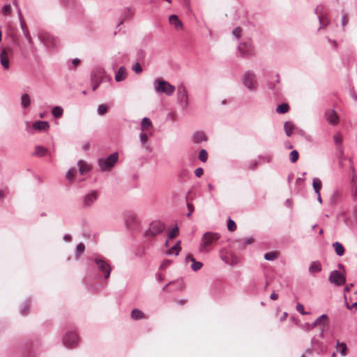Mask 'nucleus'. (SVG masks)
I'll use <instances>...</instances> for the list:
<instances>
[{
	"label": "nucleus",
	"instance_id": "obj_1",
	"mask_svg": "<svg viewBox=\"0 0 357 357\" xmlns=\"http://www.w3.org/2000/svg\"><path fill=\"white\" fill-rule=\"evenodd\" d=\"M256 50L253 40L248 38L238 43L237 47V56L243 59H250L255 56Z\"/></svg>",
	"mask_w": 357,
	"mask_h": 357
},
{
	"label": "nucleus",
	"instance_id": "obj_2",
	"mask_svg": "<svg viewBox=\"0 0 357 357\" xmlns=\"http://www.w3.org/2000/svg\"><path fill=\"white\" fill-rule=\"evenodd\" d=\"M61 6L72 16L82 15L84 8L79 0H60Z\"/></svg>",
	"mask_w": 357,
	"mask_h": 357
},
{
	"label": "nucleus",
	"instance_id": "obj_3",
	"mask_svg": "<svg viewBox=\"0 0 357 357\" xmlns=\"http://www.w3.org/2000/svg\"><path fill=\"white\" fill-rule=\"evenodd\" d=\"M220 238V235L218 233L213 232H206L202 236L200 245H199V251L201 252H207L211 249V245L218 241Z\"/></svg>",
	"mask_w": 357,
	"mask_h": 357
},
{
	"label": "nucleus",
	"instance_id": "obj_4",
	"mask_svg": "<svg viewBox=\"0 0 357 357\" xmlns=\"http://www.w3.org/2000/svg\"><path fill=\"white\" fill-rule=\"evenodd\" d=\"M119 160V154L117 152L108 155L106 158H99L98 160V165L99 169L101 172H109L110 171L117 162Z\"/></svg>",
	"mask_w": 357,
	"mask_h": 357
},
{
	"label": "nucleus",
	"instance_id": "obj_5",
	"mask_svg": "<svg viewBox=\"0 0 357 357\" xmlns=\"http://www.w3.org/2000/svg\"><path fill=\"white\" fill-rule=\"evenodd\" d=\"M153 88L156 93H165L168 96H172L175 91V86L174 85L162 79H156L154 80Z\"/></svg>",
	"mask_w": 357,
	"mask_h": 357
},
{
	"label": "nucleus",
	"instance_id": "obj_6",
	"mask_svg": "<svg viewBox=\"0 0 357 357\" xmlns=\"http://www.w3.org/2000/svg\"><path fill=\"white\" fill-rule=\"evenodd\" d=\"M243 84L249 91H255L257 89L255 73L251 70L246 71L243 77Z\"/></svg>",
	"mask_w": 357,
	"mask_h": 357
},
{
	"label": "nucleus",
	"instance_id": "obj_7",
	"mask_svg": "<svg viewBox=\"0 0 357 357\" xmlns=\"http://www.w3.org/2000/svg\"><path fill=\"white\" fill-rule=\"evenodd\" d=\"M177 102L183 109H186L189 106L188 93L183 84L177 86Z\"/></svg>",
	"mask_w": 357,
	"mask_h": 357
},
{
	"label": "nucleus",
	"instance_id": "obj_8",
	"mask_svg": "<svg viewBox=\"0 0 357 357\" xmlns=\"http://www.w3.org/2000/svg\"><path fill=\"white\" fill-rule=\"evenodd\" d=\"M104 70L102 68L94 69L91 74V82L92 90L95 91L102 81Z\"/></svg>",
	"mask_w": 357,
	"mask_h": 357
},
{
	"label": "nucleus",
	"instance_id": "obj_9",
	"mask_svg": "<svg viewBox=\"0 0 357 357\" xmlns=\"http://www.w3.org/2000/svg\"><path fill=\"white\" fill-rule=\"evenodd\" d=\"M94 261L97 269L103 274L105 279L108 278L112 271V267L108 262L99 257L95 258Z\"/></svg>",
	"mask_w": 357,
	"mask_h": 357
},
{
	"label": "nucleus",
	"instance_id": "obj_10",
	"mask_svg": "<svg viewBox=\"0 0 357 357\" xmlns=\"http://www.w3.org/2000/svg\"><path fill=\"white\" fill-rule=\"evenodd\" d=\"M79 342V337L74 332H68L63 337V344L66 347H75Z\"/></svg>",
	"mask_w": 357,
	"mask_h": 357
},
{
	"label": "nucleus",
	"instance_id": "obj_11",
	"mask_svg": "<svg viewBox=\"0 0 357 357\" xmlns=\"http://www.w3.org/2000/svg\"><path fill=\"white\" fill-rule=\"evenodd\" d=\"M328 280L331 283L336 286H341L346 282V277L344 274L341 273L337 271H333L331 272Z\"/></svg>",
	"mask_w": 357,
	"mask_h": 357
},
{
	"label": "nucleus",
	"instance_id": "obj_12",
	"mask_svg": "<svg viewBox=\"0 0 357 357\" xmlns=\"http://www.w3.org/2000/svg\"><path fill=\"white\" fill-rule=\"evenodd\" d=\"M165 229L164 225H151V226L145 231V236H156Z\"/></svg>",
	"mask_w": 357,
	"mask_h": 357
},
{
	"label": "nucleus",
	"instance_id": "obj_13",
	"mask_svg": "<svg viewBox=\"0 0 357 357\" xmlns=\"http://www.w3.org/2000/svg\"><path fill=\"white\" fill-rule=\"evenodd\" d=\"M38 40L45 46L49 47L51 44H54V38L49 33L41 31L38 33Z\"/></svg>",
	"mask_w": 357,
	"mask_h": 357
},
{
	"label": "nucleus",
	"instance_id": "obj_14",
	"mask_svg": "<svg viewBox=\"0 0 357 357\" xmlns=\"http://www.w3.org/2000/svg\"><path fill=\"white\" fill-rule=\"evenodd\" d=\"M314 13L316 15H318V20H319V22L320 24V26L319 27L318 31H319L323 27L326 26L328 25V24L329 23L328 20H327V22L325 24H323V23H322V17L321 15H326L327 13L325 10V7L323 4H320V5L317 6L314 9Z\"/></svg>",
	"mask_w": 357,
	"mask_h": 357
},
{
	"label": "nucleus",
	"instance_id": "obj_15",
	"mask_svg": "<svg viewBox=\"0 0 357 357\" xmlns=\"http://www.w3.org/2000/svg\"><path fill=\"white\" fill-rule=\"evenodd\" d=\"M98 194L96 191L92 190L84 197L83 206L89 207L91 206L97 199Z\"/></svg>",
	"mask_w": 357,
	"mask_h": 357
},
{
	"label": "nucleus",
	"instance_id": "obj_16",
	"mask_svg": "<svg viewBox=\"0 0 357 357\" xmlns=\"http://www.w3.org/2000/svg\"><path fill=\"white\" fill-rule=\"evenodd\" d=\"M13 43L14 45L17 49L20 56L22 58L24 59H28L29 58V55L28 52L25 50L24 46L22 45L21 42L17 37H13Z\"/></svg>",
	"mask_w": 357,
	"mask_h": 357
},
{
	"label": "nucleus",
	"instance_id": "obj_17",
	"mask_svg": "<svg viewBox=\"0 0 357 357\" xmlns=\"http://www.w3.org/2000/svg\"><path fill=\"white\" fill-rule=\"evenodd\" d=\"M124 223H137L140 221L137 214L133 211H126L123 213Z\"/></svg>",
	"mask_w": 357,
	"mask_h": 357
},
{
	"label": "nucleus",
	"instance_id": "obj_18",
	"mask_svg": "<svg viewBox=\"0 0 357 357\" xmlns=\"http://www.w3.org/2000/svg\"><path fill=\"white\" fill-rule=\"evenodd\" d=\"M329 321L328 316L326 314H323L319 316L314 321L311 323V326L314 328L320 326V327H326L328 325Z\"/></svg>",
	"mask_w": 357,
	"mask_h": 357
},
{
	"label": "nucleus",
	"instance_id": "obj_19",
	"mask_svg": "<svg viewBox=\"0 0 357 357\" xmlns=\"http://www.w3.org/2000/svg\"><path fill=\"white\" fill-rule=\"evenodd\" d=\"M325 116L330 124L335 126L338 123L339 118L335 110L326 111Z\"/></svg>",
	"mask_w": 357,
	"mask_h": 357
},
{
	"label": "nucleus",
	"instance_id": "obj_20",
	"mask_svg": "<svg viewBox=\"0 0 357 357\" xmlns=\"http://www.w3.org/2000/svg\"><path fill=\"white\" fill-rule=\"evenodd\" d=\"M280 83V76L276 75L273 81H269L267 84L268 89L273 91L275 95L280 93V86L278 84Z\"/></svg>",
	"mask_w": 357,
	"mask_h": 357
},
{
	"label": "nucleus",
	"instance_id": "obj_21",
	"mask_svg": "<svg viewBox=\"0 0 357 357\" xmlns=\"http://www.w3.org/2000/svg\"><path fill=\"white\" fill-rule=\"evenodd\" d=\"M0 63L5 70L10 68V61L7 52L3 49L0 54Z\"/></svg>",
	"mask_w": 357,
	"mask_h": 357
},
{
	"label": "nucleus",
	"instance_id": "obj_22",
	"mask_svg": "<svg viewBox=\"0 0 357 357\" xmlns=\"http://www.w3.org/2000/svg\"><path fill=\"white\" fill-rule=\"evenodd\" d=\"M77 166L79 167V172L81 174L87 173L91 169V165L82 160H79L77 162Z\"/></svg>",
	"mask_w": 357,
	"mask_h": 357
},
{
	"label": "nucleus",
	"instance_id": "obj_23",
	"mask_svg": "<svg viewBox=\"0 0 357 357\" xmlns=\"http://www.w3.org/2000/svg\"><path fill=\"white\" fill-rule=\"evenodd\" d=\"M207 137L205 133L202 131H197L192 135V141L195 144L201 143L202 142L206 141Z\"/></svg>",
	"mask_w": 357,
	"mask_h": 357
},
{
	"label": "nucleus",
	"instance_id": "obj_24",
	"mask_svg": "<svg viewBox=\"0 0 357 357\" xmlns=\"http://www.w3.org/2000/svg\"><path fill=\"white\" fill-rule=\"evenodd\" d=\"M33 128L35 130L41 131V130H47L50 128V125L47 121H38L33 123Z\"/></svg>",
	"mask_w": 357,
	"mask_h": 357
},
{
	"label": "nucleus",
	"instance_id": "obj_25",
	"mask_svg": "<svg viewBox=\"0 0 357 357\" xmlns=\"http://www.w3.org/2000/svg\"><path fill=\"white\" fill-rule=\"evenodd\" d=\"M126 74H127V71H126V67L121 66L119 68L118 71L116 73V75L114 77L116 82H119L123 81L126 77Z\"/></svg>",
	"mask_w": 357,
	"mask_h": 357
},
{
	"label": "nucleus",
	"instance_id": "obj_26",
	"mask_svg": "<svg viewBox=\"0 0 357 357\" xmlns=\"http://www.w3.org/2000/svg\"><path fill=\"white\" fill-rule=\"evenodd\" d=\"M321 264L319 261H314L311 263L309 267V272L311 275H314L317 273L321 271Z\"/></svg>",
	"mask_w": 357,
	"mask_h": 357
},
{
	"label": "nucleus",
	"instance_id": "obj_27",
	"mask_svg": "<svg viewBox=\"0 0 357 357\" xmlns=\"http://www.w3.org/2000/svg\"><path fill=\"white\" fill-rule=\"evenodd\" d=\"M169 22L176 29L182 28L183 24L181 21L178 19L176 15L172 14L169 17Z\"/></svg>",
	"mask_w": 357,
	"mask_h": 357
},
{
	"label": "nucleus",
	"instance_id": "obj_28",
	"mask_svg": "<svg viewBox=\"0 0 357 357\" xmlns=\"http://www.w3.org/2000/svg\"><path fill=\"white\" fill-rule=\"evenodd\" d=\"M31 105V98L28 93H24L21 96V107L23 109L29 107Z\"/></svg>",
	"mask_w": 357,
	"mask_h": 357
},
{
	"label": "nucleus",
	"instance_id": "obj_29",
	"mask_svg": "<svg viewBox=\"0 0 357 357\" xmlns=\"http://www.w3.org/2000/svg\"><path fill=\"white\" fill-rule=\"evenodd\" d=\"M131 317L135 320L145 319L144 313L139 309L135 308L131 312Z\"/></svg>",
	"mask_w": 357,
	"mask_h": 357
},
{
	"label": "nucleus",
	"instance_id": "obj_30",
	"mask_svg": "<svg viewBox=\"0 0 357 357\" xmlns=\"http://www.w3.org/2000/svg\"><path fill=\"white\" fill-rule=\"evenodd\" d=\"M294 129V125L291 121H286L284 124V130L287 137H291L293 130Z\"/></svg>",
	"mask_w": 357,
	"mask_h": 357
},
{
	"label": "nucleus",
	"instance_id": "obj_31",
	"mask_svg": "<svg viewBox=\"0 0 357 357\" xmlns=\"http://www.w3.org/2000/svg\"><path fill=\"white\" fill-rule=\"evenodd\" d=\"M333 247L335 249V252L337 256H342L344 253V248L342 243L340 242H335L333 243Z\"/></svg>",
	"mask_w": 357,
	"mask_h": 357
},
{
	"label": "nucleus",
	"instance_id": "obj_32",
	"mask_svg": "<svg viewBox=\"0 0 357 357\" xmlns=\"http://www.w3.org/2000/svg\"><path fill=\"white\" fill-rule=\"evenodd\" d=\"M312 187L315 194H319L322 187L321 180L318 178H314L312 180Z\"/></svg>",
	"mask_w": 357,
	"mask_h": 357
},
{
	"label": "nucleus",
	"instance_id": "obj_33",
	"mask_svg": "<svg viewBox=\"0 0 357 357\" xmlns=\"http://www.w3.org/2000/svg\"><path fill=\"white\" fill-rule=\"evenodd\" d=\"M180 241H178L177 243L173 245L167 252V255H174L177 256L181 249L180 246Z\"/></svg>",
	"mask_w": 357,
	"mask_h": 357
},
{
	"label": "nucleus",
	"instance_id": "obj_34",
	"mask_svg": "<svg viewBox=\"0 0 357 357\" xmlns=\"http://www.w3.org/2000/svg\"><path fill=\"white\" fill-rule=\"evenodd\" d=\"M63 114V109L60 106H55L52 109V114L55 119L61 118Z\"/></svg>",
	"mask_w": 357,
	"mask_h": 357
},
{
	"label": "nucleus",
	"instance_id": "obj_35",
	"mask_svg": "<svg viewBox=\"0 0 357 357\" xmlns=\"http://www.w3.org/2000/svg\"><path fill=\"white\" fill-rule=\"evenodd\" d=\"M289 106L287 103L283 102L278 105L276 112L278 114H284L289 111Z\"/></svg>",
	"mask_w": 357,
	"mask_h": 357
},
{
	"label": "nucleus",
	"instance_id": "obj_36",
	"mask_svg": "<svg viewBox=\"0 0 357 357\" xmlns=\"http://www.w3.org/2000/svg\"><path fill=\"white\" fill-rule=\"evenodd\" d=\"M47 152V149L43 146L38 145L35 148L34 154L37 156L42 157L44 156Z\"/></svg>",
	"mask_w": 357,
	"mask_h": 357
},
{
	"label": "nucleus",
	"instance_id": "obj_37",
	"mask_svg": "<svg viewBox=\"0 0 357 357\" xmlns=\"http://www.w3.org/2000/svg\"><path fill=\"white\" fill-rule=\"evenodd\" d=\"M152 126V123L151 120L147 117H144L141 122V130L142 131H144L146 130L149 127Z\"/></svg>",
	"mask_w": 357,
	"mask_h": 357
},
{
	"label": "nucleus",
	"instance_id": "obj_38",
	"mask_svg": "<svg viewBox=\"0 0 357 357\" xmlns=\"http://www.w3.org/2000/svg\"><path fill=\"white\" fill-rule=\"evenodd\" d=\"M76 172L75 168H70L66 173V178L70 182L73 183L74 180V176Z\"/></svg>",
	"mask_w": 357,
	"mask_h": 357
},
{
	"label": "nucleus",
	"instance_id": "obj_39",
	"mask_svg": "<svg viewBox=\"0 0 357 357\" xmlns=\"http://www.w3.org/2000/svg\"><path fill=\"white\" fill-rule=\"evenodd\" d=\"M259 159L261 160L262 162L271 163L273 161V155L271 153H267L265 155H259Z\"/></svg>",
	"mask_w": 357,
	"mask_h": 357
},
{
	"label": "nucleus",
	"instance_id": "obj_40",
	"mask_svg": "<svg viewBox=\"0 0 357 357\" xmlns=\"http://www.w3.org/2000/svg\"><path fill=\"white\" fill-rule=\"evenodd\" d=\"M278 256V252L276 251H272L267 252L264 255V259L267 261H273Z\"/></svg>",
	"mask_w": 357,
	"mask_h": 357
},
{
	"label": "nucleus",
	"instance_id": "obj_41",
	"mask_svg": "<svg viewBox=\"0 0 357 357\" xmlns=\"http://www.w3.org/2000/svg\"><path fill=\"white\" fill-rule=\"evenodd\" d=\"M178 234V227L177 225H175V226L170 231L168 232L167 236L168 239H172L175 238Z\"/></svg>",
	"mask_w": 357,
	"mask_h": 357
},
{
	"label": "nucleus",
	"instance_id": "obj_42",
	"mask_svg": "<svg viewBox=\"0 0 357 357\" xmlns=\"http://www.w3.org/2000/svg\"><path fill=\"white\" fill-rule=\"evenodd\" d=\"M298 157H299V153H298V151H296V150H293L289 153V160L292 163L296 162L298 160Z\"/></svg>",
	"mask_w": 357,
	"mask_h": 357
},
{
	"label": "nucleus",
	"instance_id": "obj_43",
	"mask_svg": "<svg viewBox=\"0 0 357 357\" xmlns=\"http://www.w3.org/2000/svg\"><path fill=\"white\" fill-rule=\"evenodd\" d=\"M84 250H85V246H84V243H79V244H77V245L76 247V250H75V257L77 258H79V255L84 252Z\"/></svg>",
	"mask_w": 357,
	"mask_h": 357
},
{
	"label": "nucleus",
	"instance_id": "obj_44",
	"mask_svg": "<svg viewBox=\"0 0 357 357\" xmlns=\"http://www.w3.org/2000/svg\"><path fill=\"white\" fill-rule=\"evenodd\" d=\"M108 109L109 107L107 105L105 104H101L98 105L97 112L100 116H102L107 112Z\"/></svg>",
	"mask_w": 357,
	"mask_h": 357
},
{
	"label": "nucleus",
	"instance_id": "obj_45",
	"mask_svg": "<svg viewBox=\"0 0 357 357\" xmlns=\"http://www.w3.org/2000/svg\"><path fill=\"white\" fill-rule=\"evenodd\" d=\"M337 347H339V351L341 356H344L346 355L347 344L344 342L340 343L337 342Z\"/></svg>",
	"mask_w": 357,
	"mask_h": 357
},
{
	"label": "nucleus",
	"instance_id": "obj_46",
	"mask_svg": "<svg viewBox=\"0 0 357 357\" xmlns=\"http://www.w3.org/2000/svg\"><path fill=\"white\" fill-rule=\"evenodd\" d=\"M198 158L199 160H201L203 162H205L208 158L207 151L205 149H202L199 153Z\"/></svg>",
	"mask_w": 357,
	"mask_h": 357
},
{
	"label": "nucleus",
	"instance_id": "obj_47",
	"mask_svg": "<svg viewBox=\"0 0 357 357\" xmlns=\"http://www.w3.org/2000/svg\"><path fill=\"white\" fill-rule=\"evenodd\" d=\"M203 266V264L200 261H197L195 259L192 261L191 268L194 271H197L199 270Z\"/></svg>",
	"mask_w": 357,
	"mask_h": 357
},
{
	"label": "nucleus",
	"instance_id": "obj_48",
	"mask_svg": "<svg viewBox=\"0 0 357 357\" xmlns=\"http://www.w3.org/2000/svg\"><path fill=\"white\" fill-rule=\"evenodd\" d=\"M30 301H26L23 307H22V310H21V314L22 315H26L29 312V307H30Z\"/></svg>",
	"mask_w": 357,
	"mask_h": 357
},
{
	"label": "nucleus",
	"instance_id": "obj_49",
	"mask_svg": "<svg viewBox=\"0 0 357 357\" xmlns=\"http://www.w3.org/2000/svg\"><path fill=\"white\" fill-rule=\"evenodd\" d=\"M1 13L6 16L11 13V6L10 3L6 4L1 10Z\"/></svg>",
	"mask_w": 357,
	"mask_h": 357
},
{
	"label": "nucleus",
	"instance_id": "obj_50",
	"mask_svg": "<svg viewBox=\"0 0 357 357\" xmlns=\"http://www.w3.org/2000/svg\"><path fill=\"white\" fill-rule=\"evenodd\" d=\"M259 162L256 160H251L248 162V168L251 170H255L258 167Z\"/></svg>",
	"mask_w": 357,
	"mask_h": 357
},
{
	"label": "nucleus",
	"instance_id": "obj_51",
	"mask_svg": "<svg viewBox=\"0 0 357 357\" xmlns=\"http://www.w3.org/2000/svg\"><path fill=\"white\" fill-rule=\"evenodd\" d=\"M241 27L238 26V27H236L235 29H234V30L232 31V35L234 38H236L237 40H239L240 39V37L241 36Z\"/></svg>",
	"mask_w": 357,
	"mask_h": 357
},
{
	"label": "nucleus",
	"instance_id": "obj_52",
	"mask_svg": "<svg viewBox=\"0 0 357 357\" xmlns=\"http://www.w3.org/2000/svg\"><path fill=\"white\" fill-rule=\"evenodd\" d=\"M349 22V16L347 13H344L342 16L341 19V26L343 29L345 28V26L347 25Z\"/></svg>",
	"mask_w": 357,
	"mask_h": 357
},
{
	"label": "nucleus",
	"instance_id": "obj_53",
	"mask_svg": "<svg viewBox=\"0 0 357 357\" xmlns=\"http://www.w3.org/2000/svg\"><path fill=\"white\" fill-rule=\"evenodd\" d=\"M344 300H345V304L347 306V308L349 310H351L352 308L357 307V299L355 300L352 304H349L347 301V296L344 295Z\"/></svg>",
	"mask_w": 357,
	"mask_h": 357
},
{
	"label": "nucleus",
	"instance_id": "obj_54",
	"mask_svg": "<svg viewBox=\"0 0 357 357\" xmlns=\"http://www.w3.org/2000/svg\"><path fill=\"white\" fill-rule=\"evenodd\" d=\"M139 139L140 142L142 144H144L148 141V135L144 132V131H142L139 134Z\"/></svg>",
	"mask_w": 357,
	"mask_h": 357
},
{
	"label": "nucleus",
	"instance_id": "obj_55",
	"mask_svg": "<svg viewBox=\"0 0 357 357\" xmlns=\"http://www.w3.org/2000/svg\"><path fill=\"white\" fill-rule=\"evenodd\" d=\"M20 27H21L22 31L23 32L24 36H25V34H26V33L29 34L30 33L29 31V29H28L25 22H21V23H20Z\"/></svg>",
	"mask_w": 357,
	"mask_h": 357
},
{
	"label": "nucleus",
	"instance_id": "obj_56",
	"mask_svg": "<svg viewBox=\"0 0 357 357\" xmlns=\"http://www.w3.org/2000/svg\"><path fill=\"white\" fill-rule=\"evenodd\" d=\"M296 310H297L298 312H299L302 314H309L308 312H305L304 310V307L301 303H297V305H296Z\"/></svg>",
	"mask_w": 357,
	"mask_h": 357
},
{
	"label": "nucleus",
	"instance_id": "obj_57",
	"mask_svg": "<svg viewBox=\"0 0 357 357\" xmlns=\"http://www.w3.org/2000/svg\"><path fill=\"white\" fill-rule=\"evenodd\" d=\"M351 187L357 185V174L356 173L352 174L350 179Z\"/></svg>",
	"mask_w": 357,
	"mask_h": 357
},
{
	"label": "nucleus",
	"instance_id": "obj_58",
	"mask_svg": "<svg viewBox=\"0 0 357 357\" xmlns=\"http://www.w3.org/2000/svg\"><path fill=\"white\" fill-rule=\"evenodd\" d=\"M132 70L137 73H140L142 71V68L140 66V64L138 63V62H136L133 66H132Z\"/></svg>",
	"mask_w": 357,
	"mask_h": 357
},
{
	"label": "nucleus",
	"instance_id": "obj_59",
	"mask_svg": "<svg viewBox=\"0 0 357 357\" xmlns=\"http://www.w3.org/2000/svg\"><path fill=\"white\" fill-rule=\"evenodd\" d=\"M351 197L355 200L357 199V185L351 187Z\"/></svg>",
	"mask_w": 357,
	"mask_h": 357
},
{
	"label": "nucleus",
	"instance_id": "obj_60",
	"mask_svg": "<svg viewBox=\"0 0 357 357\" xmlns=\"http://www.w3.org/2000/svg\"><path fill=\"white\" fill-rule=\"evenodd\" d=\"M204 170L202 167H198L195 170V174L197 177H201L203 175Z\"/></svg>",
	"mask_w": 357,
	"mask_h": 357
},
{
	"label": "nucleus",
	"instance_id": "obj_61",
	"mask_svg": "<svg viewBox=\"0 0 357 357\" xmlns=\"http://www.w3.org/2000/svg\"><path fill=\"white\" fill-rule=\"evenodd\" d=\"M334 142L336 144H341L342 143V138L339 134H336L333 136Z\"/></svg>",
	"mask_w": 357,
	"mask_h": 357
},
{
	"label": "nucleus",
	"instance_id": "obj_62",
	"mask_svg": "<svg viewBox=\"0 0 357 357\" xmlns=\"http://www.w3.org/2000/svg\"><path fill=\"white\" fill-rule=\"evenodd\" d=\"M302 328H303V329H304L306 331H310L312 330L313 328H314V327H312L311 326V324H310V323H305L302 326Z\"/></svg>",
	"mask_w": 357,
	"mask_h": 357
},
{
	"label": "nucleus",
	"instance_id": "obj_63",
	"mask_svg": "<svg viewBox=\"0 0 357 357\" xmlns=\"http://www.w3.org/2000/svg\"><path fill=\"white\" fill-rule=\"evenodd\" d=\"M24 38L26 39L28 43L31 46V47H33V38L31 36L30 33L29 34H27V33L25 34Z\"/></svg>",
	"mask_w": 357,
	"mask_h": 357
},
{
	"label": "nucleus",
	"instance_id": "obj_64",
	"mask_svg": "<svg viewBox=\"0 0 357 357\" xmlns=\"http://www.w3.org/2000/svg\"><path fill=\"white\" fill-rule=\"evenodd\" d=\"M350 95L353 100L357 102V94H356L355 91L353 89H350Z\"/></svg>",
	"mask_w": 357,
	"mask_h": 357
}]
</instances>
